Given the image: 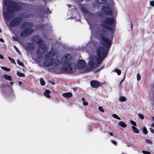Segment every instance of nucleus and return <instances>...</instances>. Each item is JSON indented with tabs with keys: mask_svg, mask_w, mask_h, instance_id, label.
Returning <instances> with one entry per match:
<instances>
[{
	"mask_svg": "<svg viewBox=\"0 0 154 154\" xmlns=\"http://www.w3.org/2000/svg\"><path fill=\"white\" fill-rule=\"evenodd\" d=\"M40 82L42 85L43 86L45 85V82L43 79L41 78L40 79Z\"/></svg>",
	"mask_w": 154,
	"mask_h": 154,
	"instance_id": "a878e982",
	"label": "nucleus"
},
{
	"mask_svg": "<svg viewBox=\"0 0 154 154\" xmlns=\"http://www.w3.org/2000/svg\"><path fill=\"white\" fill-rule=\"evenodd\" d=\"M22 84V83L21 82L19 81V84L20 85H21Z\"/></svg>",
	"mask_w": 154,
	"mask_h": 154,
	"instance_id": "3c124183",
	"label": "nucleus"
},
{
	"mask_svg": "<svg viewBox=\"0 0 154 154\" xmlns=\"http://www.w3.org/2000/svg\"><path fill=\"white\" fill-rule=\"evenodd\" d=\"M95 65V61L93 59H91L89 62V70L92 69H93L94 66Z\"/></svg>",
	"mask_w": 154,
	"mask_h": 154,
	"instance_id": "ddd939ff",
	"label": "nucleus"
},
{
	"mask_svg": "<svg viewBox=\"0 0 154 154\" xmlns=\"http://www.w3.org/2000/svg\"><path fill=\"white\" fill-rule=\"evenodd\" d=\"M83 11L85 12V13H86L87 12V11L86 10L84 9V10Z\"/></svg>",
	"mask_w": 154,
	"mask_h": 154,
	"instance_id": "603ef678",
	"label": "nucleus"
},
{
	"mask_svg": "<svg viewBox=\"0 0 154 154\" xmlns=\"http://www.w3.org/2000/svg\"><path fill=\"white\" fill-rule=\"evenodd\" d=\"M45 8V7L42 6L40 8V9L41 11L42 12V13L44 15L46 14L47 16L48 14L52 13L51 11L49 10V8L48 7H46V8Z\"/></svg>",
	"mask_w": 154,
	"mask_h": 154,
	"instance_id": "1a4fd4ad",
	"label": "nucleus"
},
{
	"mask_svg": "<svg viewBox=\"0 0 154 154\" xmlns=\"http://www.w3.org/2000/svg\"><path fill=\"white\" fill-rule=\"evenodd\" d=\"M98 109H99V110L100 111H101V112H104V111L102 107L99 106L98 107Z\"/></svg>",
	"mask_w": 154,
	"mask_h": 154,
	"instance_id": "f704fd0d",
	"label": "nucleus"
},
{
	"mask_svg": "<svg viewBox=\"0 0 154 154\" xmlns=\"http://www.w3.org/2000/svg\"><path fill=\"white\" fill-rule=\"evenodd\" d=\"M130 122L133 125V126H137V125L136 123V122L134 121L130 120Z\"/></svg>",
	"mask_w": 154,
	"mask_h": 154,
	"instance_id": "cd10ccee",
	"label": "nucleus"
},
{
	"mask_svg": "<svg viewBox=\"0 0 154 154\" xmlns=\"http://www.w3.org/2000/svg\"><path fill=\"white\" fill-rule=\"evenodd\" d=\"M112 116L114 118H115L116 119H118L119 120H120L121 118L119 117V116L116 114H113L112 115Z\"/></svg>",
	"mask_w": 154,
	"mask_h": 154,
	"instance_id": "bb28decb",
	"label": "nucleus"
},
{
	"mask_svg": "<svg viewBox=\"0 0 154 154\" xmlns=\"http://www.w3.org/2000/svg\"><path fill=\"white\" fill-rule=\"evenodd\" d=\"M142 152L144 154H151L150 152L145 150H143Z\"/></svg>",
	"mask_w": 154,
	"mask_h": 154,
	"instance_id": "7c9ffc66",
	"label": "nucleus"
},
{
	"mask_svg": "<svg viewBox=\"0 0 154 154\" xmlns=\"http://www.w3.org/2000/svg\"><path fill=\"white\" fill-rule=\"evenodd\" d=\"M95 1L100 4H104L106 2V0H95Z\"/></svg>",
	"mask_w": 154,
	"mask_h": 154,
	"instance_id": "6ab92c4d",
	"label": "nucleus"
},
{
	"mask_svg": "<svg viewBox=\"0 0 154 154\" xmlns=\"http://www.w3.org/2000/svg\"><path fill=\"white\" fill-rule=\"evenodd\" d=\"M125 75L124 78L121 80V81L119 82V86H120V85H122V83L124 81L125 79Z\"/></svg>",
	"mask_w": 154,
	"mask_h": 154,
	"instance_id": "72a5a7b5",
	"label": "nucleus"
},
{
	"mask_svg": "<svg viewBox=\"0 0 154 154\" xmlns=\"http://www.w3.org/2000/svg\"><path fill=\"white\" fill-rule=\"evenodd\" d=\"M109 134H110V136H113V134H112V132H109Z\"/></svg>",
	"mask_w": 154,
	"mask_h": 154,
	"instance_id": "8fccbe9b",
	"label": "nucleus"
},
{
	"mask_svg": "<svg viewBox=\"0 0 154 154\" xmlns=\"http://www.w3.org/2000/svg\"><path fill=\"white\" fill-rule=\"evenodd\" d=\"M141 76L140 74L139 73L137 74V79L138 81H139L140 80Z\"/></svg>",
	"mask_w": 154,
	"mask_h": 154,
	"instance_id": "c756f323",
	"label": "nucleus"
},
{
	"mask_svg": "<svg viewBox=\"0 0 154 154\" xmlns=\"http://www.w3.org/2000/svg\"><path fill=\"white\" fill-rule=\"evenodd\" d=\"M78 89V88H73V90L74 91H75Z\"/></svg>",
	"mask_w": 154,
	"mask_h": 154,
	"instance_id": "49530a36",
	"label": "nucleus"
},
{
	"mask_svg": "<svg viewBox=\"0 0 154 154\" xmlns=\"http://www.w3.org/2000/svg\"><path fill=\"white\" fill-rule=\"evenodd\" d=\"M17 63L20 66H24V64L22 62L18 60H17Z\"/></svg>",
	"mask_w": 154,
	"mask_h": 154,
	"instance_id": "c85d7f7f",
	"label": "nucleus"
},
{
	"mask_svg": "<svg viewBox=\"0 0 154 154\" xmlns=\"http://www.w3.org/2000/svg\"><path fill=\"white\" fill-rule=\"evenodd\" d=\"M67 5L70 8L71 5Z\"/></svg>",
	"mask_w": 154,
	"mask_h": 154,
	"instance_id": "6e6d98bb",
	"label": "nucleus"
},
{
	"mask_svg": "<svg viewBox=\"0 0 154 154\" xmlns=\"http://www.w3.org/2000/svg\"><path fill=\"white\" fill-rule=\"evenodd\" d=\"M114 23L113 18L106 17L100 24L103 29L99 32L98 35L106 48L103 46H99L97 50L96 60L98 64H101L108 55L114 37L115 29Z\"/></svg>",
	"mask_w": 154,
	"mask_h": 154,
	"instance_id": "f257e3e1",
	"label": "nucleus"
},
{
	"mask_svg": "<svg viewBox=\"0 0 154 154\" xmlns=\"http://www.w3.org/2000/svg\"><path fill=\"white\" fill-rule=\"evenodd\" d=\"M100 64H98V63L97 62V63H96L95 64V67L96 68H97V67H98L99 65H100Z\"/></svg>",
	"mask_w": 154,
	"mask_h": 154,
	"instance_id": "79ce46f5",
	"label": "nucleus"
},
{
	"mask_svg": "<svg viewBox=\"0 0 154 154\" xmlns=\"http://www.w3.org/2000/svg\"><path fill=\"white\" fill-rule=\"evenodd\" d=\"M14 84V82H10V84L12 85Z\"/></svg>",
	"mask_w": 154,
	"mask_h": 154,
	"instance_id": "5fc2aeb1",
	"label": "nucleus"
},
{
	"mask_svg": "<svg viewBox=\"0 0 154 154\" xmlns=\"http://www.w3.org/2000/svg\"><path fill=\"white\" fill-rule=\"evenodd\" d=\"M151 126L153 127H154V123L151 125Z\"/></svg>",
	"mask_w": 154,
	"mask_h": 154,
	"instance_id": "864d4df0",
	"label": "nucleus"
},
{
	"mask_svg": "<svg viewBox=\"0 0 154 154\" xmlns=\"http://www.w3.org/2000/svg\"><path fill=\"white\" fill-rule=\"evenodd\" d=\"M8 58L11 62L13 63L16 64L15 60L14 59L10 57H8Z\"/></svg>",
	"mask_w": 154,
	"mask_h": 154,
	"instance_id": "393cba45",
	"label": "nucleus"
},
{
	"mask_svg": "<svg viewBox=\"0 0 154 154\" xmlns=\"http://www.w3.org/2000/svg\"><path fill=\"white\" fill-rule=\"evenodd\" d=\"M142 132L145 135L147 134H148V131L146 127H143Z\"/></svg>",
	"mask_w": 154,
	"mask_h": 154,
	"instance_id": "412c9836",
	"label": "nucleus"
},
{
	"mask_svg": "<svg viewBox=\"0 0 154 154\" xmlns=\"http://www.w3.org/2000/svg\"><path fill=\"white\" fill-rule=\"evenodd\" d=\"M4 57L3 56L0 54V58L1 59H3Z\"/></svg>",
	"mask_w": 154,
	"mask_h": 154,
	"instance_id": "c03bdc74",
	"label": "nucleus"
},
{
	"mask_svg": "<svg viewBox=\"0 0 154 154\" xmlns=\"http://www.w3.org/2000/svg\"><path fill=\"white\" fill-rule=\"evenodd\" d=\"M51 93V91L48 90L46 89L45 91L44 92V95L48 98L51 97L50 94Z\"/></svg>",
	"mask_w": 154,
	"mask_h": 154,
	"instance_id": "2eb2a0df",
	"label": "nucleus"
},
{
	"mask_svg": "<svg viewBox=\"0 0 154 154\" xmlns=\"http://www.w3.org/2000/svg\"><path fill=\"white\" fill-rule=\"evenodd\" d=\"M126 98L124 96L120 97L119 98V100L121 102H124L126 100Z\"/></svg>",
	"mask_w": 154,
	"mask_h": 154,
	"instance_id": "4be33fe9",
	"label": "nucleus"
},
{
	"mask_svg": "<svg viewBox=\"0 0 154 154\" xmlns=\"http://www.w3.org/2000/svg\"><path fill=\"white\" fill-rule=\"evenodd\" d=\"M104 68V65L103 66L101 67V68H100V69H97V71H100V70L103 69V68Z\"/></svg>",
	"mask_w": 154,
	"mask_h": 154,
	"instance_id": "a19ab883",
	"label": "nucleus"
},
{
	"mask_svg": "<svg viewBox=\"0 0 154 154\" xmlns=\"http://www.w3.org/2000/svg\"><path fill=\"white\" fill-rule=\"evenodd\" d=\"M14 47H15V48H16V51H17V52L19 54V53L20 52V51H19L18 49L16 47V46L15 45L14 46Z\"/></svg>",
	"mask_w": 154,
	"mask_h": 154,
	"instance_id": "ea45409f",
	"label": "nucleus"
},
{
	"mask_svg": "<svg viewBox=\"0 0 154 154\" xmlns=\"http://www.w3.org/2000/svg\"><path fill=\"white\" fill-rule=\"evenodd\" d=\"M111 142H112V143H113V144H114L115 145H116L117 144V142L113 140H111Z\"/></svg>",
	"mask_w": 154,
	"mask_h": 154,
	"instance_id": "e433bc0d",
	"label": "nucleus"
},
{
	"mask_svg": "<svg viewBox=\"0 0 154 154\" xmlns=\"http://www.w3.org/2000/svg\"><path fill=\"white\" fill-rule=\"evenodd\" d=\"M150 5L152 6H154V1H151L150 2Z\"/></svg>",
	"mask_w": 154,
	"mask_h": 154,
	"instance_id": "c9c22d12",
	"label": "nucleus"
},
{
	"mask_svg": "<svg viewBox=\"0 0 154 154\" xmlns=\"http://www.w3.org/2000/svg\"><path fill=\"white\" fill-rule=\"evenodd\" d=\"M149 129L151 133H154V130L152 128H150Z\"/></svg>",
	"mask_w": 154,
	"mask_h": 154,
	"instance_id": "4c0bfd02",
	"label": "nucleus"
},
{
	"mask_svg": "<svg viewBox=\"0 0 154 154\" xmlns=\"http://www.w3.org/2000/svg\"><path fill=\"white\" fill-rule=\"evenodd\" d=\"M138 116L139 118L141 119H144V116L142 115L140 113L138 115Z\"/></svg>",
	"mask_w": 154,
	"mask_h": 154,
	"instance_id": "473e14b6",
	"label": "nucleus"
},
{
	"mask_svg": "<svg viewBox=\"0 0 154 154\" xmlns=\"http://www.w3.org/2000/svg\"><path fill=\"white\" fill-rule=\"evenodd\" d=\"M34 48V46L32 43H28L25 45V49L27 51H32Z\"/></svg>",
	"mask_w": 154,
	"mask_h": 154,
	"instance_id": "f8f14e48",
	"label": "nucleus"
},
{
	"mask_svg": "<svg viewBox=\"0 0 154 154\" xmlns=\"http://www.w3.org/2000/svg\"><path fill=\"white\" fill-rule=\"evenodd\" d=\"M56 54L55 52L53 50H51L48 52L45 56L46 60H45L44 65L47 67L54 65L57 66L60 63V61L57 59H54L53 58Z\"/></svg>",
	"mask_w": 154,
	"mask_h": 154,
	"instance_id": "20e7f679",
	"label": "nucleus"
},
{
	"mask_svg": "<svg viewBox=\"0 0 154 154\" xmlns=\"http://www.w3.org/2000/svg\"><path fill=\"white\" fill-rule=\"evenodd\" d=\"M114 72H116L118 75H119L121 74V71L119 70L118 69H114Z\"/></svg>",
	"mask_w": 154,
	"mask_h": 154,
	"instance_id": "b1692460",
	"label": "nucleus"
},
{
	"mask_svg": "<svg viewBox=\"0 0 154 154\" xmlns=\"http://www.w3.org/2000/svg\"><path fill=\"white\" fill-rule=\"evenodd\" d=\"M32 24L29 22H24L21 24L20 28L22 30L20 33L21 36L25 37L30 35L33 31L32 28L33 27Z\"/></svg>",
	"mask_w": 154,
	"mask_h": 154,
	"instance_id": "423d86ee",
	"label": "nucleus"
},
{
	"mask_svg": "<svg viewBox=\"0 0 154 154\" xmlns=\"http://www.w3.org/2000/svg\"><path fill=\"white\" fill-rule=\"evenodd\" d=\"M122 154H125L123 153H122Z\"/></svg>",
	"mask_w": 154,
	"mask_h": 154,
	"instance_id": "bf43d9fd",
	"label": "nucleus"
},
{
	"mask_svg": "<svg viewBox=\"0 0 154 154\" xmlns=\"http://www.w3.org/2000/svg\"><path fill=\"white\" fill-rule=\"evenodd\" d=\"M6 6V11H3V15L5 20L9 21L12 17L14 12H18L22 9V5L20 3L13 1L4 2Z\"/></svg>",
	"mask_w": 154,
	"mask_h": 154,
	"instance_id": "f03ea898",
	"label": "nucleus"
},
{
	"mask_svg": "<svg viewBox=\"0 0 154 154\" xmlns=\"http://www.w3.org/2000/svg\"><path fill=\"white\" fill-rule=\"evenodd\" d=\"M101 11L103 13L106 15L111 16L112 15V12L111 7L108 4L107 5H104L102 7Z\"/></svg>",
	"mask_w": 154,
	"mask_h": 154,
	"instance_id": "0eeeda50",
	"label": "nucleus"
},
{
	"mask_svg": "<svg viewBox=\"0 0 154 154\" xmlns=\"http://www.w3.org/2000/svg\"><path fill=\"white\" fill-rule=\"evenodd\" d=\"M22 21V19L20 17H17L13 19L9 23L10 27H12L19 25Z\"/></svg>",
	"mask_w": 154,
	"mask_h": 154,
	"instance_id": "6e6552de",
	"label": "nucleus"
},
{
	"mask_svg": "<svg viewBox=\"0 0 154 154\" xmlns=\"http://www.w3.org/2000/svg\"><path fill=\"white\" fill-rule=\"evenodd\" d=\"M4 77L5 79H6L10 81L12 80V77L11 76H10L6 74H4Z\"/></svg>",
	"mask_w": 154,
	"mask_h": 154,
	"instance_id": "dca6fc26",
	"label": "nucleus"
},
{
	"mask_svg": "<svg viewBox=\"0 0 154 154\" xmlns=\"http://www.w3.org/2000/svg\"><path fill=\"white\" fill-rule=\"evenodd\" d=\"M82 101H83V102H84L85 101V99L84 98V97H82Z\"/></svg>",
	"mask_w": 154,
	"mask_h": 154,
	"instance_id": "de8ad7c7",
	"label": "nucleus"
},
{
	"mask_svg": "<svg viewBox=\"0 0 154 154\" xmlns=\"http://www.w3.org/2000/svg\"><path fill=\"white\" fill-rule=\"evenodd\" d=\"M131 29L132 30L133 28V25L131 22Z\"/></svg>",
	"mask_w": 154,
	"mask_h": 154,
	"instance_id": "09e8293b",
	"label": "nucleus"
},
{
	"mask_svg": "<svg viewBox=\"0 0 154 154\" xmlns=\"http://www.w3.org/2000/svg\"><path fill=\"white\" fill-rule=\"evenodd\" d=\"M71 59V56L70 54H66L61 59V64L64 66L60 71L62 73H69L73 72L72 63H69Z\"/></svg>",
	"mask_w": 154,
	"mask_h": 154,
	"instance_id": "7ed1b4c3",
	"label": "nucleus"
},
{
	"mask_svg": "<svg viewBox=\"0 0 154 154\" xmlns=\"http://www.w3.org/2000/svg\"><path fill=\"white\" fill-rule=\"evenodd\" d=\"M90 84L91 86L94 88L99 87L100 85V82L97 80H93L91 81Z\"/></svg>",
	"mask_w": 154,
	"mask_h": 154,
	"instance_id": "9b49d317",
	"label": "nucleus"
},
{
	"mask_svg": "<svg viewBox=\"0 0 154 154\" xmlns=\"http://www.w3.org/2000/svg\"><path fill=\"white\" fill-rule=\"evenodd\" d=\"M32 41L38 45V48L36 53L38 56H41L45 53L46 49V46L44 44L43 40L40 39L39 36L35 35L32 38Z\"/></svg>",
	"mask_w": 154,
	"mask_h": 154,
	"instance_id": "39448f33",
	"label": "nucleus"
},
{
	"mask_svg": "<svg viewBox=\"0 0 154 154\" xmlns=\"http://www.w3.org/2000/svg\"><path fill=\"white\" fill-rule=\"evenodd\" d=\"M145 141H146V143H147L150 144H151L152 143V141L150 140H149V139H146V140Z\"/></svg>",
	"mask_w": 154,
	"mask_h": 154,
	"instance_id": "2f4dec72",
	"label": "nucleus"
},
{
	"mask_svg": "<svg viewBox=\"0 0 154 154\" xmlns=\"http://www.w3.org/2000/svg\"><path fill=\"white\" fill-rule=\"evenodd\" d=\"M83 104L84 105L86 106H87L88 104V103L87 102L85 101V102H83Z\"/></svg>",
	"mask_w": 154,
	"mask_h": 154,
	"instance_id": "58836bf2",
	"label": "nucleus"
},
{
	"mask_svg": "<svg viewBox=\"0 0 154 154\" xmlns=\"http://www.w3.org/2000/svg\"><path fill=\"white\" fill-rule=\"evenodd\" d=\"M43 17V15H41V18H42V17Z\"/></svg>",
	"mask_w": 154,
	"mask_h": 154,
	"instance_id": "13d9d810",
	"label": "nucleus"
},
{
	"mask_svg": "<svg viewBox=\"0 0 154 154\" xmlns=\"http://www.w3.org/2000/svg\"><path fill=\"white\" fill-rule=\"evenodd\" d=\"M98 14L100 17H102L103 16V15L101 12H98Z\"/></svg>",
	"mask_w": 154,
	"mask_h": 154,
	"instance_id": "37998d69",
	"label": "nucleus"
},
{
	"mask_svg": "<svg viewBox=\"0 0 154 154\" xmlns=\"http://www.w3.org/2000/svg\"><path fill=\"white\" fill-rule=\"evenodd\" d=\"M86 63L83 60H80L78 61L77 66L80 69H82L84 68L86 65Z\"/></svg>",
	"mask_w": 154,
	"mask_h": 154,
	"instance_id": "9d476101",
	"label": "nucleus"
},
{
	"mask_svg": "<svg viewBox=\"0 0 154 154\" xmlns=\"http://www.w3.org/2000/svg\"><path fill=\"white\" fill-rule=\"evenodd\" d=\"M131 128L132 129L133 131L135 133L138 134L139 133V130L137 129L135 127L132 126Z\"/></svg>",
	"mask_w": 154,
	"mask_h": 154,
	"instance_id": "f3484780",
	"label": "nucleus"
},
{
	"mask_svg": "<svg viewBox=\"0 0 154 154\" xmlns=\"http://www.w3.org/2000/svg\"><path fill=\"white\" fill-rule=\"evenodd\" d=\"M62 95L63 97L67 98L72 97V94L71 92H69L63 93Z\"/></svg>",
	"mask_w": 154,
	"mask_h": 154,
	"instance_id": "4468645a",
	"label": "nucleus"
},
{
	"mask_svg": "<svg viewBox=\"0 0 154 154\" xmlns=\"http://www.w3.org/2000/svg\"><path fill=\"white\" fill-rule=\"evenodd\" d=\"M152 119L153 121H154V116H153L152 117Z\"/></svg>",
	"mask_w": 154,
	"mask_h": 154,
	"instance_id": "4d7b16f0",
	"label": "nucleus"
},
{
	"mask_svg": "<svg viewBox=\"0 0 154 154\" xmlns=\"http://www.w3.org/2000/svg\"><path fill=\"white\" fill-rule=\"evenodd\" d=\"M1 68L3 70L7 72L9 71L10 70V68L5 66H2Z\"/></svg>",
	"mask_w": 154,
	"mask_h": 154,
	"instance_id": "5701e85b",
	"label": "nucleus"
},
{
	"mask_svg": "<svg viewBox=\"0 0 154 154\" xmlns=\"http://www.w3.org/2000/svg\"><path fill=\"white\" fill-rule=\"evenodd\" d=\"M0 42L3 43L4 42V41L3 39L0 38Z\"/></svg>",
	"mask_w": 154,
	"mask_h": 154,
	"instance_id": "a18cd8bd",
	"label": "nucleus"
},
{
	"mask_svg": "<svg viewBox=\"0 0 154 154\" xmlns=\"http://www.w3.org/2000/svg\"><path fill=\"white\" fill-rule=\"evenodd\" d=\"M17 75L20 77H24L25 76V74L21 73L19 71H17Z\"/></svg>",
	"mask_w": 154,
	"mask_h": 154,
	"instance_id": "aec40b11",
	"label": "nucleus"
},
{
	"mask_svg": "<svg viewBox=\"0 0 154 154\" xmlns=\"http://www.w3.org/2000/svg\"><path fill=\"white\" fill-rule=\"evenodd\" d=\"M119 125L123 128H125L127 126V125L126 123L122 121L119 122Z\"/></svg>",
	"mask_w": 154,
	"mask_h": 154,
	"instance_id": "a211bd4d",
	"label": "nucleus"
}]
</instances>
